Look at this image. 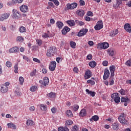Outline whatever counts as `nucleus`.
I'll use <instances>...</instances> for the list:
<instances>
[{"label": "nucleus", "instance_id": "nucleus-48", "mask_svg": "<svg viewBox=\"0 0 131 131\" xmlns=\"http://www.w3.org/2000/svg\"><path fill=\"white\" fill-rule=\"evenodd\" d=\"M80 6H83L85 5V2H84V1L83 0H80L79 2Z\"/></svg>", "mask_w": 131, "mask_h": 131}, {"label": "nucleus", "instance_id": "nucleus-17", "mask_svg": "<svg viewBox=\"0 0 131 131\" xmlns=\"http://www.w3.org/2000/svg\"><path fill=\"white\" fill-rule=\"evenodd\" d=\"M124 29L127 32H129V33H131V27L129 24H125L124 26Z\"/></svg>", "mask_w": 131, "mask_h": 131}, {"label": "nucleus", "instance_id": "nucleus-9", "mask_svg": "<svg viewBox=\"0 0 131 131\" xmlns=\"http://www.w3.org/2000/svg\"><path fill=\"white\" fill-rule=\"evenodd\" d=\"M13 15V18L14 19H19L20 18V16H21V14L17 11L16 9H13L12 11Z\"/></svg>", "mask_w": 131, "mask_h": 131}, {"label": "nucleus", "instance_id": "nucleus-32", "mask_svg": "<svg viewBox=\"0 0 131 131\" xmlns=\"http://www.w3.org/2000/svg\"><path fill=\"white\" fill-rule=\"evenodd\" d=\"M103 50H107L109 48V43L107 42H102Z\"/></svg>", "mask_w": 131, "mask_h": 131}, {"label": "nucleus", "instance_id": "nucleus-8", "mask_svg": "<svg viewBox=\"0 0 131 131\" xmlns=\"http://www.w3.org/2000/svg\"><path fill=\"white\" fill-rule=\"evenodd\" d=\"M8 91H9V88L8 86L3 84L0 85V92H1V93L5 94Z\"/></svg>", "mask_w": 131, "mask_h": 131}, {"label": "nucleus", "instance_id": "nucleus-55", "mask_svg": "<svg viewBox=\"0 0 131 131\" xmlns=\"http://www.w3.org/2000/svg\"><path fill=\"white\" fill-rule=\"evenodd\" d=\"M36 42L38 46H40L42 44V41H41V40L37 39L36 40Z\"/></svg>", "mask_w": 131, "mask_h": 131}, {"label": "nucleus", "instance_id": "nucleus-31", "mask_svg": "<svg viewBox=\"0 0 131 131\" xmlns=\"http://www.w3.org/2000/svg\"><path fill=\"white\" fill-rule=\"evenodd\" d=\"M67 23L70 25V26H75V21L74 20H68L67 21Z\"/></svg>", "mask_w": 131, "mask_h": 131}, {"label": "nucleus", "instance_id": "nucleus-54", "mask_svg": "<svg viewBox=\"0 0 131 131\" xmlns=\"http://www.w3.org/2000/svg\"><path fill=\"white\" fill-rule=\"evenodd\" d=\"M119 93L122 95V96H124L125 95V91H124L123 89H121Z\"/></svg>", "mask_w": 131, "mask_h": 131}, {"label": "nucleus", "instance_id": "nucleus-15", "mask_svg": "<svg viewBox=\"0 0 131 131\" xmlns=\"http://www.w3.org/2000/svg\"><path fill=\"white\" fill-rule=\"evenodd\" d=\"M122 4V0H116V4L113 5L115 9H119L120 5Z\"/></svg>", "mask_w": 131, "mask_h": 131}, {"label": "nucleus", "instance_id": "nucleus-59", "mask_svg": "<svg viewBox=\"0 0 131 131\" xmlns=\"http://www.w3.org/2000/svg\"><path fill=\"white\" fill-rule=\"evenodd\" d=\"M87 15L89 16H94V14H93V12L92 11H88L87 12Z\"/></svg>", "mask_w": 131, "mask_h": 131}, {"label": "nucleus", "instance_id": "nucleus-23", "mask_svg": "<svg viewBox=\"0 0 131 131\" xmlns=\"http://www.w3.org/2000/svg\"><path fill=\"white\" fill-rule=\"evenodd\" d=\"M117 34H118V30L117 29L114 30L110 33V35L112 37H114V36Z\"/></svg>", "mask_w": 131, "mask_h": 131}, {"label": "nucleus", "instance_id": "nucleus-51", "mask_svg": "<svg viewBox=\"0 0 131 131\" xmlns=\"http://www.w3.org/2000/svg\"><path fill=\"white\" fill-rule=\"evenodd\" d=\"M42 37H43V38H48V37H50V34L46 33H44L42 35Z\"/></svg>", "mask_w": 131, "mask_h": 131}, {"label": "nucleus", "instance_id": "nucleus-49", "mask_svg": "<svg viewBox=\"0 0 131 131\" xmlns=\"http://www.w3.org/2000/svg\"><path fill=\"white\" fill-rule=\"evenodd\" d=\"M87 83H91V85H95V81L92 80H88Z\"/></svg>", "mask_w": 131, "mask_h": 131}, {"label": "nucleus", "instance_id": "nucleus-39", "mask_svg": "<svg viewBox=\"0 0 131 131\" xmlns=\"http://www.w3.org/2000/svg\"><path fill=\"white\" fill-rule=\"evenodd\" d=\"M40 108L42 111H46L47 110V106L44 104H40Z\"/></svg>", "mask_w": 131, "mask_h": 131}, {"label": "nucleus", "instance_id": "nucleus-50", "mask_svg": "<svg viewBox=\"0 0 131 131\" xmlns=\"http://www.w3.org/2000/svg\"><path fill=\"white\" fill-rule=\"evenodd\" d=\"M79 108V106H78V105L75 104L74 105L73 110H74V111H77V110H78Z\"/></svg>", "mask_w": 131, "mask_h": 131}, {"label": "nucleus", "instance_id": "nucleus-16", "mask_svg": "<svg viewBox=\"0 0 131 131\" xmlns=\"http://www.w3.org/2000/svg\"><path fill=\"white\" fill-rule=\"evenodd\" d=\"M128 101H129V99H128V98L124 97H121V102L122 103H124V106H127Z\"/></svg>", "mask_w": 131, "mask_h": 131}, {"label": "nucleus", "instance_id": "nucleus-57", "mask_svg": "<svg viewBox=\"0 0 131 131\" xmlns=\"http://www.w3.org/2000/svg\"><path fill=\"white\" fill-rule=\"evenodd\" d=\"M33 60L34 61V62H36V63H40V60H39V59L36 58H34L33 59Z\"/></svg>", "mask_w": 131, "mask_h": 131}, {"label": "nucleus", "instance_id": "nucleus-52", "mask_svg": "<svg viewBox=\"0 0 131 131\" xmlns=\"http://www.w3.org/2000/svg\"><path fill=\"white\" fill-rule=\"evenodd\" d=\"M23 59L27 61V62H30V59L27 56L24 55Z\"/></svg>", "mask_w": 131, "mask_h": 131}, {"label": "nucleus", "instance_id": "nucleus-40", "mask_svg": "<svg viewBox=\"0 0 131 131\" xmlns=\"http://www.w3.org/2000/svg\"><path fill=\"white\" fill-rule=\"evenodd\" d=\"M112 128H113L114 130L118 129V124L117 123H114L112 125Z\"/></svg>", "mask_w": 131, "mask_h": 131}, {"label": "nucleus", "instance_id": "nucleus-1", "mask_svg": "<svg viewBox=\"0 0 131 131\" xmlns=\"http://www.w3.org/2000/svg\"><path fill=\"white\" fill-rule=\"evenodd\" d=\"M57 50L55 47H50L48 50L46 55L47 57H53L56 54Z\"/></svg>", "mask_w": 131, "mask_h": 131}, {"label": "nucleus", "instance_id": "nucleus-7", "mask_svg": "<svg viewBox=\"0 0 131 131\" xmlns=\"http://www.w3.org/2000/svg\"><path fill=\"white\" fill-rule=\"evenodd\" d=\"M111 98L112 99H114L116 103H119L120 102V97L115 93L112 94Z\"/></svg>", "mask_w": 131, "mask_h": 131}, {"label": "nucleus", "instance_id": "nucleus-46", "mask_svg": "<svg viewBox=\"0 0 131 131\" xmlns=\"http://www.w3.org/2000/svg\"><path fill=\"white\" fill-rule=\"evenodd\" d=\"M36 89H37V87L34 85L30 89V91H31V92H35L36 91Z\"/></svg>", "mask_w": 131, "mask_h": 131}, {"label": "nucleus", "instance_id": "nucleus-12", "mask_svg": "<svg viewBox=\"0 0 131 131\" xmlns=\"http://www.w3.org/2000/svg\"><path fill=\"white\" fill-rule=\"evenodd\" d=\"M9 17H10V13H4L0 17V21H4V20L8 19Z\"/></svg>", "mask_w": 131, "mask_h": 131}, {"label": "nucleus", "instance_id": "nucleus-56", "mask_svg": "<svg viewBox=\"0 0 131 131\" xmlns=\"http://www.w3.org/2000/svg\"><path fill=\"white\" fill-rule=\"evenodd\" d=\"M126 65L127 66H131V60H127L126 63H125Z\"/></svg>", "mask_w": 131, "mask_h": 131}, {"label": "nucleus", "instance_id": "nucleus-2", "mask_svg": "<svg viewBox=\"0 0 131 131\" xmlns=\"http://www.w3.org/2000/svg\"><path fill=\"white\" fill-rule=\"evenodd\" d=\"M118 119L119 121H120V123H122L123 125H128V121L125 120L124 113L121 114L118 118Z\"/></svg>", "mask_w": 131, "mask_h": 131}, {"label": "nucleus", "instance_id": "nucleus-44", "mask_svg": "<svg viewBox=\"0 0 131 131\" xmlns=\"http://www.w3.org/2000/svg\"><path fill=\"white\" fill-rule=\"evenodd\" d=\"M72 131H79L78 126L76 125H74L72 127Z\"/></svg>", "mask_w": 131, "mask_h": 131}, {"label": "nucleus", "instance_id": "nucleus-24", "mask_svg": "<svg viewBox=\"0 0 131 131\" xmlns=\"http://www.w3.org/2000/svg\"><path fill=\"white\" fill-rule=\"evenodd\" d=\"M56 26L59 29H62V27L64 26V24L62 21H58L56 22Z\"/></svg>", "mask_w": 131, "mask_h": 131}, {"label": "nucleus", "instance_id": "nucleus-28", "mask_svg": "<svg viewBox=\"0 0 131 131\" xmlns=\"http://www.w3.org/2000/svg\"><path fill=\"white\" fill-rule=\"evenodd\" d=\"M66 114L68 117H72L73 116V114H72V112L71 110L67 111Z\"/></svg>", "mask_w": 131, "mask_h": 131}, {"label": "nucleus", "instance_id": "nucleus-53", "mask_svg": "<svg viewBox=\"0 0 131 131\" xmlns=\"http://www.w3.org/2000/svg\"><path fill=\"white\" fill-rule=\"evenodd\" d=\"M36 73V69H35L30 73V76H34Z\"/></svg>", "mask_w": 131, "mask_h": 131}, {"label": "nucleus", "instance_id": "nucleus-38", "mask_svg": "<svg viewBox=\"0 0 131 131\" xmlns=\"http://www.w3.org/2000/svg\"><path fill=\"white\" fill-rule=\"evenodd\" d=\"M19 32H20L21 33L26 32V28L24 27H20L19 28Z\"/></svg>", "mask_w": 131, "mask_h": 131}, {"label": "nucleus", "instance_id": "nucleus-62", "mask_svg": "<svg viewBox=\"0 0 131 131\" xmlns=\"http://www.w3.org/2000/svg\"><path fill=\"white\" fill-rule=\"evenodd\" d=\"M56 110H57V108H56V107H52L51 108V111L52 113H56Z\"/></svg>", "mask_w": 131, "mask_h": 131}, {"label": "nucleus", "instance_id": "nucleus-26", "mask_svg": "<svg viewBox=\"0 0 131 131\" xmlns=\"http://www.w3.org/2000/svg\"><path fill=\"white\" fill-rule=\"evenodd\" d=\"M7 126L9 128H12V129H16V125L13 123H9L7 124Z\"/></svg>", "mask_w": 131, "mask_h": 131}, {"label": "nucleus", "instance_id": "nucleus-10", "mask_svg": "<svg viewBox=\"0 0 131 131\" xmlns=\"http://www.w3.org/2000/svg\"><path fill=\"white\" fill-rule=\"evenodd\" d=\"M77 7V3H73L71 4H68L67 5V8L69 10H73L74 9H75Z\"/></svg>", "mask_w": 131, "mask_h": 131}, {"label": "nucleus", "instance_id": "nucleus-6", "mask_svg": "<svg viewBox=\"0 0 131 131\" xmlns=\"http://www.w3.org/2000/svg\"><path fill=\"white\" fill-rule=\"evenodd\" d=\"M88 31H89V30L88 29H82L78 33L77 35L78 36H79V37H81V36L85 35Z\"/></svg>", "mask_w": 131, "mask_h": 131}, {"label": "nucleus", "instance_id": "nucleus-63", "mask_svg": "<svg viewBox=\"0 0 131 131\" xmlns=\"http://www.w3.org/2000/svg\"><path fill=\"white\" fill-rule=\"evenodd\" d=\"M42 72L44 74H46V73H47L48 70H47V69L46 68H43L42 69Z\"/></svg>", "mask_w": 131, "mask_h": 131}, {"label": "nucleus", "instance_id": "nucleus-11", "mask_svg": "<svg viewBox=\"0 0 131 131\" xmlns=\"http://www.w3.org/2000/svg\"><path fill=\"white\" fill-rule=\"evenodd\" d=\"M91 77H92V72L90 70L85 71L84 74L85 79H89V78H91Z\"/></svg>", "mask_w": 131, "mask_h": 131}, {"label": "nucleus", "instance_id": "nucleus-5", "mask_svg": "<svg viewBox=\"0 0 131 131\" xmlns=\"http://www.w3.org/2000/svg\"><path fill=\"white\" fill-rule=\"evenodd\" d=\"M56 66H57V63L56 61H51L49 67L50 71H55V69H56Z\"/></svg>", "mask_w": 131, "mask_h": 131}, {"label": "nucleus", "instance_id": "nucleus-45", "mask_svg": "<svg viewBox=\"0 0 131 131\" xmlns=\"http://www.w3.org/2000/svg\"><path fill=\"white\" fill-rule=\"evenodd\" d=\"M6 66L8 68H10V67H12V62L9 61H7L6 63Z\"/></svg>", "mask_w": 131, "mask_h": 131}, {"label": "nucleus", "instance_id": "nucleus-21", "mask_svg": "<svg viewBox=\"0 0 131 131\" xmlns=\"http://www.w3.org/2000/svg\"><path fill=\"white\" fill-rule=\"evenodd\" d=\"M70 31V28L69 27L66 26L62 30L61 32L63 35H65L67 32H69Z\"/></svg>", "mask_w": 131, "mask_h": 131}, {"label": "nucleus", "instance_id": "nucleus-13", "mask_svg": "<svg viewBox=\"0 0 131 131\" xmlns=\"http://www.w3.org/2000/svg\"><path fill=\"white\" fill-rule=\"evenodd\" d=\"M109 75H110V72L109 71V70L105 69L104 70V73L103 75V79L106 80L107 78H108Z\"/></svg>", "mask_w": 131, "mask_h": 131}, {"label": "nucleus", "instance_id": "nucleus-22", "mask_svg": "<svg viewBox=\"0 0 131 131\" xmlns=\"http://www.w3.org/2000/svg\"><path fill=\"white\" fill-rule=\"evenodd\" d=\"M19 51V48L17 47H13L9 49V53H17Z\"/></svg>", "mask_w": 131, "mask_h": 131}, {"label": "nucleus", "instance_id": "nucleus-61", "mask_svg": "<svg viewBox=\"0 0 131 131\" xmlns=\"http://www.w3.org/2000/svg\"><path fill=\"white\" fill-rule=\"evenodd\" d=\"M87 58L88 59V60H91L92 59H93V55H92V54H89L87 56Z\"/></svg>", "mask_w": 131, "mask_h": 131}, {"label": "nucleus", "instance_id": "nucleus-18", "mask_svg": "<svg viewBox=\"0 0 131 131\" xmlns=\"http://www.w3.org/2000/svg\"><path fill=\"white\" fill-rule=\"evenodd\" d=\"M107 52L109 55V56H110L111 57H114L115 55V51H114L113 50V49H108L107 50Z\"/></svg>", "mask_w": 131, "mask_h": 131}, {"label": "nucleus", "instance_id": "nucleus-19", "mask_svg": "<svg viewBox=\"0 0 131 131\" xmlns=\"http://www.w3.org/2000/svg\"><path fill=\"white\" fill-rule=\"evenodd\" d=\"M110 70L111 72V77H113L115 75L114 72H115V66H112L110 67Z\"/></svg>", "mask_w": 131, "mask_h": 131}, {"label": "nucleus", "instance_id": "nucleus-4", "mask_svg": "<svg viewBox=\"0 0 131 131\" xmlns=\"http://www.w3.org/2000/svg\"><path fill=\"white\" fill-rule=\"evenodd\" d=\"M103 27V21L102 20H99L96 25L94 27V28L95 30H101Z\"/></svg>", "mask_w": 131, "mask_h": 131}, {"label": "nucleus", "instance_id": "nucleus-60", "mask_svg": "<svg viewBox=\"0 0 131 131\" xmlns=\"http://www.w3.org/2000/svg\"><path fill=\"white\" fill-rule=\"evenodd\" d=\"M53 3L55 4V6H59V5H60V3L58 0H55Z\"/></svg>", "mask_w": 131, "mask_h": 131}, {"label": "nucleus", "instance_id": "nucleus-20", "mask_svg": "<svg viewBox=\"0 0 131 131\" xmlns=\"http://www.w3.org/2000/svg\"><path fill=\"white\" fill-rule=\"evenodd\" d=\"M77 15L79 17H83L84 16V11L82 9L78 10L76 12Z\"/></svg>", "mask_w": 131, "mask_h": 131}, {"label": "nucleus", "instance_id": "nucleus-35", "mask_svg": "<svg viewBox=\"0 0 131 131\" xmlns=\"http://www.w3.org/2000/svg\"><path fill=\"white\" fill-rule=\"evenodd\" d=\"M80 116H82L83 117V116H85L86 115V111L85 110H82L80 112Z\"/></svg>", "mask_w": 131, "mask_h": 131}, {"label": "nucleus", "instance_id": "nucleus-43", "mask_svg": "<svg viewBox=\"0 0 131 131\" xmlns=\"http://www.w3.org/2000/svg\"><path fill=\"white\" fill-rule=\"evenodd\" d=\"M66 123L68 125H71L72 124H73V121L71 120H68L66 121Z\"/></svg>", "mask_w": 131, "mask_h": 131}, {"label": "nucleus", "instance_id": "nucleus-25", "mask_svg": "<svg viewBox=\"0 0 131 131\" xmlns=\"http://www.w3.org/2000/svg\"><path fill=\"white\" fill-rule=\"evenodd\" d=\"M47 96L51 99H55V98H56V93L54 92H51L50 93L48 94Z\"/></svg>", "mask_w": 131, "mask_h": 131}, {"label": "nucleus", "instance_id": "nucleus-47", "mask_svg": "<svg viewBox=\"0 0 131 131\" xmlns=\"http://www.w3.org/2000/svg\"><path fill=\"white\" fill-rule=\"evenodd\" d=\"M15 73H18V63H16L14 67Z\"/></svg>", "mask_w": 131, "mask_h": 131}, {"label": "nucleus", "instance_id": "nucleus-14", "mask_svg": "<svg viewBox=\"0 0 131 131\" xmlns=\"http://www.w3.org/2000/svg\"><path fill=\"white\" fill-rule=\"evenodd\" d=\"M19 9L23 13H27L28 12V6L26 5H22L19 7Z\"/></svg>", "mask_w": 131, "mask_h": 131}, {"label": "nucleus", "instance_id": "nucleus-29", "mask_svg": "<svg viewBox=\"0 0 131 131\" xmlns=\"http://www.w3.org/2000/svg\"><path fill=\"white\" fill-rule=\"evenodd\" d=\"M26 124L27 125H28V126H32L34 125V122H33V121L31 120H28L26 121Z\"/></svg>", "mask_w": 131, "mask_h": 131}, {"label": "nucleus", "instance_id": "nucleus-41", "mask_svg": "<svg viewBox=\"0 0 131 131\" xmlns=\"http://www.w3.org/2000/svg\"><path fill=\"white\" fill-rule=\"evenodd\" d=\"M19 81L20 84H21V85H23V83H24V78L23 77H19Z\"/></svg>", "mask_w": 131, "mask_h": 131}, {"label": "nucleus", "instance_id": "nucleus-30", "mask_svg": "<svg viewBox=\"0 0 131 131\" xmlns=\"http://www.w3.org/2000/svg\"><path fill=\"white\" fill-rule=\"evenodd\" d=\"M75 22L77 25H79V26H83L84 25V22L80 20H75Z\"/></svg>", "mask_w": 131, "mask_h": 131}, {"label": "nucleus", "instance_id": "nucleus-58", "mask_svg": "<svg viewBox=\"0 0 131 131\" xmlns=\"http://www.w3.org/2000/svg\"><path fill=\"white\" fill-rule=\"evenodd\" d=\"M102 64L103 66H108V62L106 60L103 61Z\"/></svg>", "mask_w": 131, "mask_h": 131}, {"label": "nucleus", "instance_id": "nucleus-64", "mask_svg": "<svg viewBox=\"0 0 131 131\" xmlns=\"http://www.w3.org/2000/svg\"><path fill=\"white\" fill-rule=\"evenodd\" d=\"M126 5V6L129 7V8H130V7H131V1L128 2Z\"/></svg>", "mask_w": 131, "mask_h": 131}, {"label": "nucleus", "instance_id": "nucleus-37", "mask_svg": "<svg viewBox=\"0 0 131 131\" xmlns=\"http://www.w3.org/2000/svg\"><path fill=\"white\" fill-rule=\"evenodd\" d=\"M103 42L102 43H99L98 44H97V49H98V50H103Z\"/></svg>", "mask_w": 131, "mask_h": 131}, {"label": "nucleus", "instance_id": "nucleus-3", "mask_svg": "<svg viewBox=\"0 0 131 131\" xmlns=\"http://www.w3.org/2000/svg\"><path fill=\"white\" fill-rule=\"evenodd\" d=\"M39 83L42 84V85H43L44 86H47L48 84H49V82H50V80L49 79V78L48 77H45L43 80H39Z\"/></svg>", "mask_w": 131, "mask_h": 131}, {"label": "nucleus", "instance_id": "nucleus-33", "mask_svg": "<svg viewBox=\"0 0 131 131\" xmlns=\"http://www.w3.org/2000/svg\"><path fill=\"white\" fill-rule=\"evenodd\" d=\"M58 131H69V129L67 127H59L58 129Z\"/></svg>", "mask_w": 131, "mask_h": 131}, {"label": "nucleus", "instance_id": "nucleus-36", "mask_svg": "<svg viewBox=\"0 0 131 131\" xmlns=\"http://www.w3.org/2000/svg\"><path fill=\"white\" fill-rule=\"evenodd\" d=\"M70 46L72 49H75L76 48V43L74 41H71L70 42Z\"/></svg>", "mask_w": 131, "mask_h": 131}, {"label": "nucleus", "instance_id": "nucleus-42", "mask_svg": "<svg viewBox=\"0 0 131 131\" xmlns=\"http://www.w3.org/2000/svg\"><path fill=\"white\" fill-rule=\"evenodd\" d=\"M16 40L19 42H22L24 40V38L22 36H18L16 38Z\"/></svg>", "mask_w": 131, "mask_h": 131}, {"label": "nucleus", "instance_id": "nucleus-27", "mask_svg": "<svg viewBox=\"0 0 131 131\" xmlns=\"http://www.w3.org/2000/svg\"><path fill=\"white\" fill-rule=\"evenodd\" d=\"M93 120H94V121H98V120H99V116L97 115L92 116V118L90 119V121H93Z\"/></svg>", "mask_w": 131, "mask_h": 131}, {"label": "nucleus", "instance_id": "nucleus-34", "mask_svg": "<svg viewBox=\"0 0 131 131\" xmlns=\"http://www.w3.org/2000/svg\"><path fill=\"white\" fill-rule=\"evenodd\" d=\"M89 65L92 68H94V67H96V65H97V63H96V62L92 61L89 62Z\"/></svg>", "mask_w": 131, "mask_h": 131}]
</instances>
